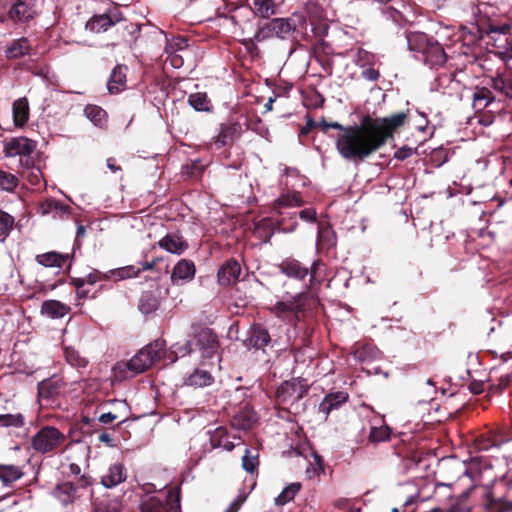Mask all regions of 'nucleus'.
<instances>
[{
	"label": "nucleus",
	"instance_id": "obj_1",
	"mask_svg": "<svg viewBox=\"0 0 512 512\" xmlns=\"http://www.w3.org/2000/svg\"><path fill=\"white\" fill-rule=\"evenodd\" d=\"M407 118L400 112L383 118L364 116L359 125L343 126L338 122L322 120L319 126L325 132L329 128L341 131L336 140V149L342 158L363 161L393 138L394 131L401 127Z\"/></svg>",
	"mask_w": 512,
	"mask_h": 512
},
{
	"label": "nucleus",
	"instance_id": "obj_2",
	"mask_svg": "<svg viewBox=\"0 0 512 512\" xmlns=\"http://www.w3.org/2000/svg\"><path fill=\"white\" fill-rule=\"evenodd\" d=\"M165 348V341L157 339L135 354L127 363H118L114 370L115 372H122L127 369V373L123 375L124 378L133 377L137 374L143 373L149 369L156 361L162 357Z\"/></svg>",
	"mask_w": 512,
	"mask_h": 512
},
{
	"label": "nucleus",
	"instance_id": "obj_3",
	"mask_svg": "<svg viewBox=\"0 0 512 512\" xmlns=\"http://www.w3.org/2000/svg\"><path fill=\"white\" fill-rule=\"evenodd\" d=\"M66 442V435L54 426H44L32 437L30 446L37 454L56 453Z\"/></svg>",
	"mask_w": 512,
	"mask_h": 512
},
{
	"label": "nucleus",
	"instance_id": "obj_4",
	"mask_svg": "<svg viewBox=\"0 0 512 512\" xmlns=\"http://www.w3.org/2000/svg\"><path fill=\"white\" fill-rule=\"evenodd\" d=\"M410 50L421 52L425 61L432 66L442 65L446 62L443 47L427 38L425 34H415L407 37Z\"/></svg>",
	"mask_w": 512,
	"mask_h": 512
},
{
	"label": "nucleus",
	"instance_id": "obj_5",
	"mask_svg": "<svg viewBox=\"0 0 512 512\" xmlns=\"http://www.w3.org/2000/svg\"><path fill=\"white\" fill-rule=\"evenodd\" d=\"M198 348L201 352L203 361L211 359L217 351V340L215 335L209 329H201L193 342L187 341L183 346L178 347L176 353L182 356Z\"/></svg>",
	"mask_w": 512,
	"mask_h": 512
},
{
	"label": "nucleus",
	"instance_id": "obj_6",
	"mask_svg": "<svg viewBox=\"0 0 512 512\" xmlns=\"http://www.w3.org/2000/svg\"><path fill=\"white\" fill-rule=\"evenodd\" d=\"M297 24L293 18H274L263 24L257 31V41L277 37L287 39L296 29Z\"/></svg>",
	"mask_w": 512,
	"mask_h": 512
},
{
	"label": "nucleus",
	"instance_id": "obj_7",
	"mask_svg": "<svg viewBox=\"0 0 512 512\" xmlns=\"http://www.w3.org/2000/svg\"><path fill=\"white\" fill-rule=\"evenodd\" d=\"M37 14L35 0H18L8 11V17L15 23H28Z\"/></svg>",
	"mask_w": 512,
	"mask_h": 512
},
{
	"label": "nucleus",
	"instance_id": "obj_8",
	"mask_svg": "<svg viewBox=\"0 0 512 512\" xmlns=\"http://www.w3.org/2000/svg\"><path fill=\"white\" fill-rule=\"evenodd\" d=\"M308 299L315 301L313 297L309 296L307 293H298L289 300L277 302L273 306L272 311L277 317L285 318L288 314L300 312L306 305Z\"/></svg>",
	"mask_w": 512,
	"mask_h": 512
},
{
	"label": "nucleus",
	"instance_id": "obj_9",
	"mask_svg": "<svg viewBox=\"0 0 512 512\" xmlns=\"http://www.w3.org/2000/svg\"><path fill=\"white\" fill-rule=\"evenodd\" d=\"M36 143L26 137H14L8 139L4 144V151L7 157L29 156L34 152Z\"/></svg>",
	"mask_w": 512,
	"mask_h": 512
},
{
	"label": "nucleus",
	"instance_id": "obj_10",
	"mask_svg": "<svg viewBox=\"0 0 512 512\" xmlns=\"http://www.w3.org/2000/svg\"><path fill=\"white\" fill-rule=\"evenodd\" d=\"M121 13L115 8L109 13H103L92 17L87 23L86 28L92 32L106 31L109 27L121 21Z\"/></svg>",
	"mask_w": 512,
	"mask_h": 512
},
{
	"label": "nucleus",
	"instance_id": "obj_11",
	"mask_svg": "<svg viewBox=\"0 0 512 512\" xmlns=\"http://www.w3.org/2000/svg\"><path fill=\"white\" fill-rule=\"evenodd\" d=\"M242 127L237 122H227L220 126L218 135L214 138V144L221 148L232 144L240 136Z\"/></svg>",
	"mask_w": 512,
	"mask_h": 512
},
{
	"label": "nucleus",
	"instance_id": "obj_12",
	"mask_svg": "<svg viewBox=\"0 0 512 512\" xmlns=\"http://www.w3.org/2000/svg\"><path fill=\"white\" fill-rule=\"evenodd\" d=\"M241 273V267L236 260H228L218 270V281L223 286L234 284Z\"/></svg>",
	"mask_w": 512,
	"mask_h": 512
},
{
	"label": "nucleus",
	"instance_id": "obj_13",
	"mask_svg": "<svg viewBox=\"0 0 512 512\" xmlns=\"http://www.w3.org/2000/svg\"><path fill=\"white\" fill-rule=\"evenodd\" d=\"M127 471L122 463H114L109 466L107 472L101 477V483L106 488H112L124 482Z\"/></svg>",
	"mask_w": 512,
	"mask_h": 512
},
{
	"label": "nucleus",
	"instance_id": "obj_14",
	"mask_svg": "<svg viewBox=\"0 0 512 512\" xmlns=\"http://www.w3.org/2000/svg\"><path fill=\"white\" fill-rule=\"evenodd\" d=\"M348 400V394L343 391L327 394L319 404V411L326 417L335 409H338Z\"/></svg>",
	"mask_w": 512,
	"mask_h": 512
},
{
	"label": "nucleus",
	"instance_id": "obj_15",
	"mask_svg": "<svg viewBox=\"0 0 512 512\" xmlns=\"http://www.w3.org/2000/svg\"><path fill=\"white\" fill-rule=\"evenodd\" d=\"M159 246L167 252L177 255L182 254L188 248L187 242L176 233H171L164 236L159 241Z\"/></svg>",
	"mask_w": 512,
	"mask_h": 512
},
{
	"label": "nucleus",
	"instance_id": "obj_16",
	"mask_svg": "<svg viewBox=\"0 0 512 512\" xmlns=\"http://www.w3.org/2000/svg\"><path fill=\"white\" fill-rule=\"evenodd\" d=\"M127 66L117 65L113 70L107 82L108 91L111 94H117L126 87Z\"/></svg>",
	"mask_w": 512,
	"mask_h": 512
},
{
	"label": "nucleus",
	"instance_id": "obj_17",
	"mask_svg": "<svg viewBox=\"0 0 512 512\" xmlns=\"http://www.w3.org/2000/svg\"><path fill=\"white\" fill-rule=\"evenodd\" d=\"M195 275V265L192 261L182 259L174 267L171 280L174 284L180 281H189Z\"/></svg>",
	"mask_w": 512,
	"mask_h": 512
},
{
	"label": "nucleus",
	"instance_id": "obj_18",
	"mask_svg": "<svg viewBox=\"0 0 512 512\" xmlns=\"http://www.w3.org/2000/svg\"><path fill=\"white\" fill-rule=\"evenodd\" d=\"M270 342L268 331L260 326H253L248 333L245 344L248 347L262 349Z\"/></svg>",
	"mask_w": 512,
	"mask_h": 512
},
{
	"label": "nucleus",
	"instance_id": "obj_19",
	"mask_svg": "<svg viewBox=\"0 0 512 512\" xmlns=\"http://www.w3.org/2000/svg\"><path fill=\"white\" fill-rule=\"evenodd\" d=\"M70 312V307L58 300H46L41 306V313L49 318H62Z\"/></svg>",
	"mask_w": 512,
	"mask_h": 512
},
{
	"label": "nucleus",
	"instance_id": "obj_20",
	"mask_svg": "<svg viewBox=\"0 0 512 512\" xmlns=\"http://www.w3.org/2000/svg\"><path fill=\"white\" fill-rule=\"evenodd\" d=\"M31 51V45L27 38L22 37L12 41L5 49V56L8 59H18L28 55Z\"/></svg>",
	"mask_w": 512,
	"mask_h": 512
},
{
	"label": "nucleus",
	"instance_id": "obj_21",
	"mask_svg": "<svg viewBox=\"0 0 512 512\" xmlns=\"http://www.w3.org/2000/svg\"><path fill=\"white\" fill-rule=\"evenodd\" d=\"M304 201L299 192L287 193L281 195L273 204V210L278 215H282L281 209L289 207H300Z\"/></svg>",
	"mask_w": 512,
	"mask_h": 512
},
{
	"label": "nucleus",
	"instance_id": "obj_22",
	"mask_svg": "<svg viewBox=\"0 0 512 512\" xmlns=\"http://www.w3.org/2000/svg\"><path fill=\"white\" fill-rule=\"evenodd\" d=\"M61 383L59 379L52 377L38 384V395L41 399L51 400L60 393Z\"/></svg>",
	"mask_w": 512,
	"mask_h": 512
},
{
	"label": "nucleus",
	"instance_id": "obj_23",
	"mask_svg": "<svg viewBox=\"0 0 512 512\" xmlns=\"http://www.w3.org/2000/svg\"><path fill=\"white\" fill-rule=\"evenodd\" d=\"M304 390L295 381L284 382L277 389V397L282 399L283 402H287L289 398L298 400L303 396Z\"/></svg>",
	"mask_w": 512,
	"mask_h": 512
},
{
	"label": "nucleus",
	"instance_id": "obj_24",
	"mask_svg": "<svg viewBox=\"0 0 512 512\" xmlns=\"http://www.w3.org/2000/svg\"><path fill=\"white\" fill-rule=\"evenodd\" d=\"M53 495L64 505H67L77 497V488L71 482H63L55 487Z\"/></svg>",
	"mask_w": 512,
	"mask_h": 512
},
{
	"label": "nucleus",
	"instance_id": "obj_25",
	"mask_svg": "<svg viewBox=\"0 0 512 512\" xmlns=\"http://www.w3.org/2000/svg\"><path fill=\"white\" fill-rule=\"evenodd\" d=\"M212 382V375L208 371L202 369H195L194 372L184 380L185 385L195 388H202L211 385Z\"/></svg>",
	"mask_w": 512,
	"mask_h": 512
},
{
	"label": "nucleus",
	"instance_id": "obj_26",
	"mask_svg": "<svg viewBox=\"0 0 512 512\" xmlns=\"http://www.w3.org/2000/svg\"><path fill=\"white\" fill-rule=\"evenodd\" d=\"M282 273L288 277L303 279L308 274L309 270L307 267L301 265L296 260H286L280 265Z\"/></svg>",
	"mask_w": 512,
	"mask_h": 512
},
{
	"label": "nucleus",
	"instance_id": "obj_27",
	"mask_svg": "<svg viewBox=\"0 0 512 512\" xmlns=\"http://www.w3.org/2000/svg\"><path fill=\"white\" fill-rule=\"evenodd\" d=\"M13 120L16 126L22 127L29 117V105L26 98H19L13 103Z\"/></svg>",
	"mask_w": 512,
	"mask_h": 512
},
{
	"label": "nucleus",
	"instance_id": "obj_28",
	"mask_svg": "<svg viewBox=\"0 0 512 512\" xmlns=\"http://www.w3.org/2000/svg\"><path fill=\"white\" fill-rule=\"evenodd\" d=\"M255 422V414L248 409H243L235 414L231 421V424L235 429L248 430L254 425Z\"/></svg>",
	"mask_w": 512,
	"mask_h": 512
},
{
	"label": "nucleus",
	"instance_id": "obj_29",
	"mask_svg": "<svg viewBox=\"0 0 512 512\" xmlns=\"http://www.w3.org/2000/svg\"><path fill=\"white\" fill-rule=\"evenodd\" d=\"M67 256L56 252H47L44 254L37 255L36 261L45 267H58L61 268L66 262Z\"/></svg>",
	"mask_w": 512,
	"mask_h": 512
},
{
	"label": "nucleus",
	"instance_id": "obj_30",
	"mask_svg": "<svg viewBox=\"0 0 512 512\" xmlns=\"http://www.w3.org/2000/svg\"><path fill=\"white\" fill-rule=\"evenodd\" d=\"M23 476L22 470L15 465H0V480L5 486L12 484Z\"/></svg>",
	"mask_w": 512,
	"mask_h": 512
},
{
	"label": "nucleus",
	"instance_id": "obj_31",
	"mask_svg": "<svg viewBox=\"0 0 512 512\" xmlns=\"http://www.w3.org/2000/svg\"><path fill=\"white\" fill-rule=\"evenodd\" d=\"M188 103L193 107L196 111H206L209 112L212 110L211 101L208 98L207 94L204 92L192 93L188 96Z\"/></svg>",
	"mask_w": 512,
	"mask_h": 512
},
{
	"label": "nucleus",
	"instance_id": "obj_32",
	"mask_svg": "<svg viewBox=\"0 0 512 512\" xmlns=\"http://www.w3.org/2000/svg\"><path fill=\"white\" fill-rule=\"evenodd\" d=\"M84 113L96 126L103 127L106 124V111L97 105H87Z\"/></svg>",
	"mask_w": 512,
	"mask_h": 512
},
{
	"label": "nucleus",
	"instance_id": "obj_33",
	"mask_svg": "<svg viewBox=\"0 0 512 512\" xmlns=\"http://www.w3.org/2000/svg\"><path fill=\"white\" fill-rule=\"evenodd\" d=\"M254 13L268 19L276 13V5L273 0H253Z\"/></svg>",
	"mask_w": 512,
	"mask_h": 512
},
{
	"label": "nucleus",
	"instance_id": "obj_34",
	"mask_svg": "<svg viewBox=\"0 0 512 512\" xmlns=\"http://www.w3.org/2000/svg\"><path fill=\"white\" fill-rule=\"evenodd\" d=\"M300 484L299 483H292L291 485L287 486L276 498L275 503L278 506H283L289 501L293 500L296 494L300 490Z\"/></svg>",
	"mask_w": 512,
	"mask_h": 512
},
{
	"label": "nucleus",
	"instance_id": "obj_35",
	"mask_svg": "<svg viewBox=\"0 0 512 512\" xmlns=\"http://www.w3.org/2000/svg\"><path fill=\"white\" fill-rule=\"evenodd\" d=\"M138 307L142 313L149 314L157 309L158 301L150 292H145L140 297Z\"/></svg>",
	"mask_w": 512,
	"mask_h": 512
},
{
	"label": "nucleus",
	"instance_id": "obj_36",
	"mask_svg": "<svg viewBox=\"0 0 512 512\" xmlns=\"http://www.w3.org/2000/svg\"><path fill=\"white\" fill-rule=\"evenodd\" d=\"M19 184L18 178L9 172L0 170V189L13 192Z\"/></svg>",
	"mask_w": 512,
	"mask_h": 512
},
{
	"label": "nucleus",
	"instance_id": "obj_37",
	"mask_svg": "<svg viewBox=\"0 0 512 512\" xmlns=\"http://www.w3.org/2000/svg\"><path fill=\"white\" fill-rule=\"evenodd\" d=\"M390 435L391 430L387 425L373 426L369 433V440L373 443H379L389 440Z\"/></svg>",
	"mask_w": 512,
	"mask_h": 512
},
{
	"label": "nucleus",
	"instance_id": "obj_38",
	"mask_svg": "<svg viewBox=\"0 0 512 512\" xmlns=\"http://www.w3.org/2000/svg\"><path fill=\"white\" fill-rule=\"evenodd\" d=\"M21 165H25L27 168V171L24 175L27 181L33 186L39 185L43 179L41 170L38 167H30L29 159H26L25 162L21 160Z\"/></svg>",
	"mask_w": 512,
	"mask_h": 512
},
{
	"label": "nucleus",
	"instance_id": "obj_39",
	"mask_svg": "<svg viewBox=\"0 0 512 512\" xmlns=\"http://www.w3.org/2000/svg\"><path fill=\"white\" fill-rule=\"evenodd\" d=\"M64 356L66 361L71 365L75 367H84L87 364V361L84 357L80 355V353L72 348V347H65L64 348Z\"/></svg>",
	"mask_w": 512,
	"mask_h": 512
},
{
	"label": "nucleus",
	"instance_id": "obj_40",
	"mask_svg": "<svg viewBox=\"0 0 512 512\" xmlns=\"http://www.w3.org/2000/svg\"><path fill=\"white\" fill-rule=\"evenodd\" d=\"M473 99H474L473 105L475 108L484 109L491 102L492 97H491V93L488 89L480 88L474 92Z\"/></svg>",
	"mask_w": 512,
	"mask_h": 512
},
{
	"label": "nucleus",
	"instance_id": "obj_41",
	"mask_svg": "<svg viewBox=\"0 0 512 512\" xmlns=\"http://www.w3.org/2000/svg\"><path fill=\"white\" fill-rule=\"evenodd\" d=\"M24 425V417L22 414H1V427H22Z\"/></svg>",
	"mask_w": 512,
	"mask_h": 512
},
{
	"label": "nucleus",
	"instance_id": "obj_42",
	"mask_svg": "<svg viewBox=\"0 0 512 512\" xmlns=\"http://www.w3.org/2000/svg\"><path fill=\"white\" fill-rule=\"evenodd\" d=\"M163 501L156 496H151L141 504V512H163Z\"/></svg>",
	"mask_w": 512,
	"mask_h": 512
},
{
	"label": "nucleus",
	"instance_id": "obj_43",
	"mask_svg": "<svg viewBox=\"0 0 512 512\" xmlns=\"http://www.w3.org/2000/svg\"><path fill=\"white\" fill-rule=\"evenodd\" d=\"M14 225V218L0 210V237L4 239L8 236Z\"/></svg>",
	"mask_w": 512,
	"mask_h": 512
},
{
	"label": "nucleus",
	"instance_id": "obj_44",
	"mask_svg": "<svg viewBox=\"0 0 512 512\" xmlns=\"http://www.w3.org/2000/svg\"><path fill=\"white\" fill-rule=\"evenodd\" d=\"M258 464V455H253L249 449H246L245 454L242 457L243 469L249 473H253L258 467Z\"/></svg>",
	"mask_w": 512,
	"mask_h": 512
},
{
	"label": "nucleus",
	"instance_id": "obj_45",
	"mask_svg": "<svg viewBox=\"0 0 512 512\" xmlns=\"http://www.w3.org/2000/svg\"><path fill=\"white\" fill-rule=\"evenodd\" d=\"M55 208H57V200L54 199H47L40 203L38 207V211L41 215H49L53 214Z\"/></svg>",
	"mask_w": 512,
	"mask_h": 512
},
{
	"label": "nucleus",
	"instance_id": "obj_46",
	"mask_svg": "<svg viewBox=\"0 0 512 512\" xmlns=\"http://www.w3.org/2000/svg\"><path fill=\"white\" fill-rule=\"evenodd\" d=\"M217 436L219 437L218 446L223 447L227 451H232L235 447V444L228 440L225 436L224 429H217Z\"/></svg>",
	"mask_w": 512,
	"mask_h": 512
},
{
	"label": "nucleus",
	"instance_id": "obj_47",
	"mask_svg": "<svg viewBox=\"0 0 512 512\" xmlns=\"http://www.w3.org/2000/svg\"><path fill=\"white\" fill-rule=\"evenodd\" d=\"M93 512H118V510L106 501H97L94 503Z\"/></svg>",
	"mask_w": 512,
	"mask_h": 512
},
{
	"label": "nucleus",
	"instance_id": "obj_48",
	"mask_svg": "<svg viewBox=\"0 0 512 512\" xmlns=\"http://www.w3.org/2000/svg\"><path fill=\"white\" fill-rule=\"evenodd\" d=\"M70 213V207L66 204H63L60 201H57V208H55L52 216L53 218H63Z\"/></svg>",
	"mask_w": 512,
	"mask_h": 512
},
{
	"label": "nucleus",
	"instance_id": "obj_49",
	"mask_svg": "<svg viewBox=\"0 0 512 512\" xmlns=\"http://www.w3.org/2000/svg\"><path fill=\"white\" fill-rule=\"evenodd\" d=\"M245 495H238L233 502L229 505V507L225 510V512H237L241 505L245 502Z\"/></svg>",
	"mask_w": 512,
	"mask_h": 512
},
{
	"label": "nucleus",
	"instance_id": "obj_50",
	"mask_svg": "<svg viewBox=\"0 0 512 512\" xmlns=\"http://www.w3.org/2000/svg\"><path fill=\"white\" fill-rule=\"evenodd\" d=\"M506 77L503 75H497L491 79V87L499 92H502L505 85Z\"/></svg>",
	"mask_w": 512,
	"mask_h": 512
},
{
	"label": "nucleus",
	"instance_id": "obj_51",
	"mask_svg": "<svg viewBox=\"0 0 512 512\" xmlns=\"http://www.w3.org/2000/svg\"><path fill=\"white\" fill-rule=\"evenodd\" d=\"M299 217L308 222H314L316 220V211L313 208H307L299 213Z\"/></svg>",
	"mask_w": 512,
	"mask_h": 512
},
{
	"label": "nucleus",
	"instance_id": "obj_52",
	"mask_svg": "<svg viewBox=\"0 0 512 512\" xmlns=\"http://www.w3.org/2000/svg\"><path fill=\"white\" fill-rule=\"evenodd\" d=\"M379 76V72L373 68H367L362 71V77L368 81H376L378 80Z\"/></svg>",
	"mask_w": 512,
	"mask_h": 512
},
{
	"label": "nucleus",
	"instance_id": "obj_53",
	"mask_svg": "<svg viewBox=\"0 0 512 512\" xmlns=\"http://www.w3.org/2000/svg\"><path fill=\"white\" fill-rule=\"evenodd\" d=\"M413 153L412 148L402 147L395 152V158L398 160H405L410 157Z\"/></svg>",
	"mask_w": 512,
	"mask_h": 512
},
{
	"label": "nucleus",
	"instance_id": "obj_54",
	"mask_svg": "<svg viewBox=\"0 0 512 512\" xmlns=\"http://www.w3.org/2000/svg\"><path fill=\"white\" fill-rule=\"evenodd\" d=\"M116 419H117V415L113 414L111 412L103 413L98 418L99 422H101L103 424H109V423L113 422Z\"/></svg>",
	"mask_w": 512,
	"mask_h": 512
},
{
	"label": "nucleus",
	"instance_id": "obj_55",
	"mask_svg": "<svg viewBox=\"0 0 512 512\" xmlns=\"http://www.w3.org/2000/svg\"><path fill=\"white\" fill-rule=\"evenodd\" d=\"M320 267V263L319 262H313L312 264V267H311V271H310V281L312 284H314V282H319L320 280L317 279V273H318V269Z\"/></svg>",
	"mask_w": 512,
	"mask_h": 512
},
{
	"label": "nucleus",
	"instance_id": "obj_56",
	"mask_svg": "<svg viewBox=\"0 0 512 512\" xmlns=\"http://www.w3.org/2000/svg\"><path fill=\"white\" fill-rule=\"evenodd\" d=\"M501 93L512 98V78L506 77L505 85Z\"/></svg>",
	"mask_w": 512,
	"mask_h": 512
},
{
	"label": "nucleus",
	"instance_id": "obj_57",
	"mask_svg": "<svg viewBox=\"0 0 512 512\" xmlns=\"http://www.w3.org/2000/svg\"><path fill=\"white\" fill-rule=\"evenodd\" d=\"M99 441L102 442V443L107 444L110 447L114 446V442H113L112 437L109 434H107V433H101L99 435Z\"/></svg>",
	"mask_w": 512,
	"mask_h": 512
},
{
	"label": "nucleus",
	"instance_id": "obj_58",
	"mask_svg": "<svg viewBox=\"0 0 512 512\" xmlns=\"http://www.w3.org/2000/svg\"><path fill=\"white\" fill-rule=\"evenodd\" d=\"M316 126H319V123L314 122L312 119H308L306 126L301 130V134H307L311 128Z\"/></svg>",
	"mask_w": 512,
	"mask_h": 512
},
{
	"label": "nucleus",
	"instance_id": "obj_59",
	"mask_svg": "<svg viewBox=\"0 0 512 512\" xmlns=\"http://www.w3.org/2000/svg\"><path fill=\"white\" fill-rule=\"evenodd\" d=\"M107 167H108L111 171H113V172H117V171H120V170H121L120 166H117V165L115 164V160H114V159H112V158H109V159L107 160Z\"/></svg>",
	"mask_w": 512,
	"mask_h": 512
},
{
	"label": "nucleus",
	"instance_id": "obj_60",
	"mask_svg": "<svg viewBox=\"0 0 512 512\" xmlns=\"http://www.w3.org/2000/svg\"><path fill=\"white\" fill-rule=\"evenodd\" d=\"M69 471L71 474L78 475L80 474L81 469L77 464L72 463L69 466Z\"/></svg>",
	"mask_w": 512,
	"mask_h": 512
},
{
	"label": "nucleus",
	"instance_id": "obj_61",
	"mask_svg": "<svg viewBox=\"0 0 512 512\" xmlns=\"http://www.w3.org/2000/svg\"><path fill=\"white\" fill-rule=\"evenodd\" d=\"M506 59H512V44H508L505 51L502 52Z\"/></svg>",
	"mask_w": 512,
	"mask_h": 512
},
{
	"label": "nucleus",
	"instance_id": "obj_62",
	"mask_svg": "<svg viewBox=\"0 0 512 512\" xmlns=\"http://www.w3.org/2000/svg\"><path fill=\"white\" fill-rule=\"evenodd\" d=\"M86 232V229L83 225H78L77 231H76V238L79 239L81 237H84Z\"/></svg>",
	"mask_w": 512,
	"mask_h": 512
},
{
	"label": "nucleus",
	"instance_id": "obj_63",
	"mask_svg": "<svg viewBox=\"0 0 512 512\" xmlns=\"http://www.w3.org/2000/svg\"><path fill=\"white\" fill-rule=\"evenodd\" d=\"M80 482L83 487H86L91 484V479L90 477L84 475L80 478Z\"/></svg>",
	"mask_w": 512,
	"mask_h": 512
},
{
	"label": "nucleus",
	"instance_id": "obj_64",
	"mask_svg": "<svg viewBox=\"0 0 512 512\" xmlns=\"http://www.w3.org/2000/svg\"><path fill=\"white\" fill-rule=\"evenodd\" d=\"M154 265H155V262H154V261H152V262H144V263L142 264V269H143V270H146V271H147V270H152V269L154 268Z\"/></svg>",
	"mask_w": 512,
	"mask_h": 512
}]
</instances>
